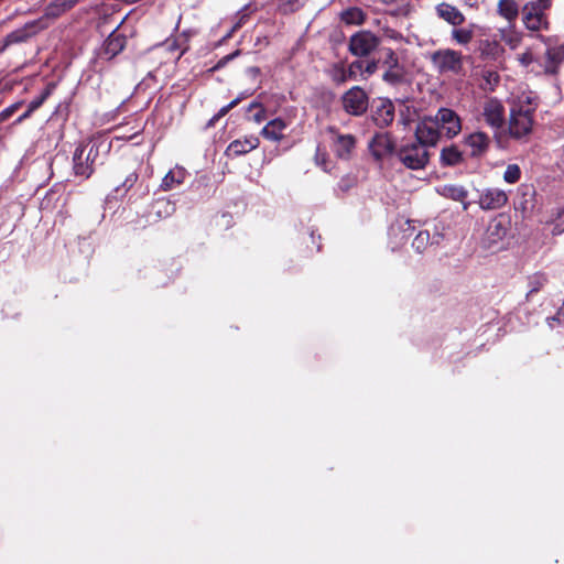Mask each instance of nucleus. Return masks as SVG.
I'll list each match as a JSON object with an SVG mask.
<instances>
[{"instance_id": "nucleus-8", "label": "nucleus", "mask_w": 564, "mask_h": 564, "mask_svg": "<svg viewBox=\"0 0 564 564\" xmlns=\"http://www.w3.org/2000/svg\"><path fill=\"white\" fill-rule=\"evenodd\" d=\"M441 137L437 124L432 117L424 118L415 129V142L422 143L425 149L435 147Z\"/></svg>"}, {"instance_id": "nucleus-24", "label": "nucleus", "mask_w": 564, "mask_h": 564, "mask_svg": "<svg viewBox=\"0 0 564 564\" xmlns=\"http://www.w3.org/2000/svg\"><path fill=\"white\" fill-rule=\"evenodd\" d=\"M463 162V153L456 145H449L441 151V163L445 166H455Z\"/></svg>"}, {"instance_id": "nucleus-45", "label": "nucleus", "mask_w": 564, "mask_h": 564, "mask_svg": "<svg viewBox=\"0 0 564 564\" xmlns=\"http://www.w3.org/2000/svg\"><path fill=\"white\" fill-rule=\"evenodd\" d=\"M137 181H138V174H137V173H134V172H133V173H130V174L126 177L124 182L122 183V186H123L126 189H129V188H131V187L135 184V182H137Z\"/></svg>"}, {"instance_id": "nucleus-13", "label": "nucleus", "mask_w": 564, "mask_h": 564, "mask_svg": "<svg viewBox=\"0 0 564 564\" xmlns=\"http://www.w3.org/2000/svg\"><path fill=\"white\" fill-rule=\"evenodd\" d=\"M260 140L256 135H248L242 139L234 140L226 150L228 156H239L251 152L259 147Z\"/></svg>"}, {"instance_id": "nucleus-15", "label": "nucleus", "mask_w": 564, "mask_h": 564, "mask_svg": "<svg viewBox=\"0 0 564 564\" xmlns=\"http://www.w3.org/2000/svg\"><path fill=\"white\" fill-rule=\"evenodd\" d=\"M564 62V44L550 46L545 52L544 72L547 75H557Z\"/></svg>"}, {"instance_id": "nucleus-38", "label": "nucleus", "mask_w": 564, "mask_h": 564, "mask_svg": "<svg viewBox=\"0 0 564 564\" xmlns=\"http://www.w3.org/2000/svg\"><path fill=\"white\" fill-rule=\"evenodd\" d=\"M545 11L546 10L544 8H541L533 1H529L528 3L524 4L522 9V15H529V13H531L532 15H540L545 14Z\"/></svg>"}, {"instance_id": "nucleus-11", "label": "nucleus", "mask_w": 564, "mask_h": 564, "mask_svg": "<svg viewBox=\"0 0 564 564\" xmlns=\"http://www.w3.org/2000/svg\"><path fill=\"white\" fill-rule=\"evenodd\" d=\"M383 64L387 67V70L382 76L384 82L391 85H397L403 82L405 75L404 68L399 63L398 56L391 48L387 50Z\"/></svg>"}, {"instance_id": "nucleus-22", "label": "nucleus", "mask_w": 564, "mask_h": 564, "mask_svg": "<svg viewBox=\"0 0 564 564\" xmlns=\"http://www.w3.org/2000/svg\"><path fill=\"white\" fill-rule=\"evenodd\" d=\"M339 17L340 21L347 25H360L365 22L366 13L360 8L350 7L343 10Z\"/></svg>"}, {"instance_id": "nucleus-54", "label": "nucleus", "mask_w": 564, "mask_h": 564, "mask_svg": "<svg viewBox=\"0 0 564 564\" xmlns=\"http://www.w3.org/2000/svg\"><path fill=\"white\" fill-rule=\"evenodd\" d=\"M464 2L467 7L478 9L484 3V0H464Z\"/></svg>"}, {"instance_id": "nucleus-46", "label": "nucleus", "mask_w": 564, "mask_h": 564, "mask_svg": "<svg viewBox=\"0 0 564 564\" xmlns=\"http://www.w3.org/2000/svg\"><path fill=\"white\" fill-rule=\"evenodd\" d=\"M384 36L394 41L403 40V35L393 29H386Z\"/></svg>"}, {"instance_id": "nucleus-25", "label": "nucleus", "mask_w": 564, "mask_h": 564, "mask_svg": "<svg viewBox=\"0 0 564 564\" xmlns=\"http://www.w3.org/2000/svg\"><path fill=\"white\" fill-rule=\"evenodd\" d=\"M500 41L508 45L511 50L519 46L521 42L520 33L514 29L513 24H509L508 28H501L499 30Z\"/></svg>"}, {"instance_id": "nucleus-29", "label": "nucleus", "mask_w": 564, "mask_h": 564, "mask_svg": "<svg viewBox=\"0 0 564 564\" xmlns=\"http://www.w3.org/2000/svg\"><path fill=\"white\" fill-rule=\"evenodd\" d=\"M162 50L171 53L174 61H178L187 51V46H183L180 40H166L161 46Z\"/></svg>"}, {"instance_id": "nucleus-48", "label": "nucleus", "mask_w": 564, "mask_h": 564, "mask_svg": "<svg viewBox=\"0 0 564 564\" xmlns=\"http://www.w3.org/2000/svg\"><path fill=\"white\" fill-rule=\"evenodd\" d=\"M506 220V216L499 215V223L496 225V237L506 236V228H502V224Z\"/></svg>"}, {"instance_id": "nucleus-16", "label": "nucleus", "mask_w": 564, "mask_h": 564, "mask_svg": "<svg viewBox=\"0 0 564 564\" xmlns=\"http://www.w3.org/2000/svg\"><path fill=\"white\" fill-rule=\"evenodd\" d=\"M465 144L470 149L473 156H479L489 149L490 139L484 132H474L465 138Z\"/></svg>"}, {"instance_id": "nucleus-53", "label": "nucleus", "mask_w": 564, "mask_h": 564, "mask_svg": "<svg viewBox=\"0 0 564 564\" xmlns=\"http://www.w3.org/2000/svg\"><path fill=\"white\" fill-rule=\"evenodd\" d=\"M496 127L503 120V107L496 102Z\"/></svg>"}, {"instance_id": "nucleus-27", "label": "nucleus", "mask_w": 564, "mask_h": 564, "mask_svg": "<svg viewBox=\"0 0 564 564\" xmlns=\"http://www.w3.org/2000/svg\"><path fill=\"white\" fill-rule=\"evenodd\" d=\"M525 28L530 31L539 32L549 29V20L546 14L522 17Z\"/></svg>"}, {"instance_id": "nucleus-18", "label": "nucleus", "mask_w": 564, "mask_h": 564, "mask_svg": "<svg viewBox=\"0 0 564 564\" xmlns=\"http://www.w3.org/2000/svg\"><path fill=\"white\" fill-rule=\"evenodd\" d=\"M394 118V106L389 100H383L376 107L372 119L377 126L383 128L389 126Z\"/></svg>"}, {"instance_id": "nucleus-1", "label": "nucleus", "mask_w": 564, "mask_h": 564, "mask_svg": "<svg viewBox=\"0 0 564 564\" xmlns=\"http://www.w3.org/2000/svg\"><path fill=\"white\" fill-rule=\"evenodd\" d=\"M97 143H80L73 156L74 172L77 176L88 178L94 173V164L97 160L99 148Z\"/></svg>"}, {"instance_id": "nucleus-50", "label": "nucleus", "mask_w": 564, "mask_h": 564, "mask_svg": "<svg viewBox=\"0 0 564 564\" xmlns=\"http://www.w3.org/2000/svg\"><path fill=\"white\" fill-rule=\"evenodd\" d=\"M485 120L489 126H494V109L487 106L484 111Z\"/></svg>"}, {"instance_id": "nucleus-2", "label": "nucleus", "mask_w": 564, "mask_h": 564, "mask_svg": "<svg viewBox=\"0 0 564 564\" xmlns=\"http://www.w3.org/2000/svg\"><path fill=\"white\" fill-rule=\"evenodd\" d=\"M399 160L410 170H421L430 160L427 149L415 141L403 144L398 151Z\"/></svg>"}, {"instance_id": "nucleus-19", "label": "nucleus", "mask_w": 564, "mask_h": 564, "mask_svg": "<svg viewBox=\"0 0 564 564\" xmlns=\"http://www.w3.org/2000/svg\"><path fill=\"white\" fill-rule=\"evenodd\" d=\"M187 174L184 167L176 165L163 177L161 188L165 192L176 188L185 182Z\"/></svg>"}, {"instance_id": "nucleus-52", "label": "nucleus", "mask_w": 564, "mask_h": 564, "mask_svg": "<svg viewBox=\"0 0 564 564\" xmlns=\"http://www.w3.org/2000/svg\"><path fill=\"white\" fill-rule=\"evenodd\" d=\"M229 110H230V109H229V107H227V106H224L223 108H220V110L218 111V113H217V115H215V116L210 119V121H209L208 126H213V124L215 123V121H216V120H218V119H220L221 117H224V116H225Z\"/></svg>"}, {"instance_id": "nucleus-40", "label": "nucleus", "mask_w": 564, "mask_h": 564, "mask_svg": "<svg viewBox=\"0 0 564 564\" xmlns=\"http://www.w3.org/2000/svg\"><path fill=\"white\" fill-rule=\"evenodd\" d=\"M22 105L23 101H17L10 105L9 107L4 108L0 112V122L8 120L13 113H15L21 108Z\"/></svg>"}, {"instance_id": "nucleus-51", "label": "nucleus", "mask_w": 564, "mask_h": 564, "mask_svg": "<svg viewBox=\"0 0 564 564\" xmlns=\"http://www.w3.org/2000/svg\"><path fill=\"white\" fill-rule=\"evenodd\" d=\"M237 55H238V52H235V53H232V54H229V55L224 56L223 58H220V59L218 61V63H217V64H216V66H215V69H218V68H220V67L225 66V65L227 64V62H229L230 59H232V58H234L235 56H237Z\"/></svg>"}, {"instance_id": "nucleus-3", "label": "nucleus", "mask_w": 564, "mask_h": 564, "mask_svg": "<svg viewBox=\"0 0 564 564\" xmlns=\"http://www.w3.org/2000/svg\"><path fill=\"white\" fill-rule=\"evenodd\" d=\"M431 62L440 74L457 75L463 69V56L451 48L437 50L431 55Z\"/></svg>"}, {"instance_id": "nucleus-44", "label": "nucleus", "mask_w": 564, "mask_h": 564, "mask_svg": "<svg viewBox=\"0 0 564 564\" xmlns=\"http://www.w3.org/2000/svg\"><path fill=\"white\" fill-rule=\"evenodd\" d=\"M356 180L355 177H351V176H346V177H343L339 183H338V187L341 189V191H348L349 188H351L355 184Z\"/></svg>"}, {"instance_id": "nucleus-28", "label": "nucleus", "mask_w": 564, "mask_h": 564, "mask_svg": "<svg viewBox=\"0 0 564 564\" xmlns=\"http://www.w3.org/2000/svg\"><path fill=\"white\" fill-rule=\"evenodd\" d=\"M441 195L456 202H463L467 197V192L463 186L444 185L440 191Z\"/></svg>"}, {"instance_id": "nucleus-14", "label": "nucleus", "mask_w": 564, "mask_h": 564, "mask_svg": "<svg viewBox=\"0 0 564 564\" xmlns=\"http://www.w3.org/2000/svg\"><path fill=\"white\" fill-rule=\"evenodd\" d=\"M290 126V121L281 117L270 120L261 130V134L267 140L280 142L284 138V132Z\"/></svg>"}, {"instance_id": "nucleus-42", "label": "nucleus", "mask_w": 564, "mask_h": 564, "mask_svg": "<svg viewBox=\"0 0 564 564\" xmlns=\"http://www.w3.org/2000/svg\"><path fill=\"white\" fill-rule=\"evenodd\" d=\"M378 64H379V62L375 61V59L364 62V67H362L361 74H366L367 76L375 74L378 69Z\"/></svg>"}, {"instance_id": "nucleus-35", "label": "nucleus", "mask_w": 564, "mask_h": 564, "mask_svg": "<svg viewBox=\"0 0 564 564\" xmlns=\"http://www.w3.org/2000/svg\"><path fill=\"white\" fill-rule=\"evenodd\" d=\"M332 79L337 84H344L348 80L346 67L343 64H335L329 70Z\"/></svg>"}, {"instance_id": "nucleus-4", "label": "nucleus", "mask_w": 564, "mask_h": 564, "mask_svg": "<svg viewBox=\"0 0 564 564\" xmlns=\"http://www.w3.org/2000/svg\"><path fill=\"white\" fill-rule=\"evenodd\" d=\"M380 44V39L370 31H358L349 39L348 51L357 57L369 56Z\"/></svg>"}, {"instance_id": "nucleus-43", "label": "nucleus", "mask_w": 564, "mask_h": 564, "mask_svg": "<svg viewBox=\"0 0 564 564\" xmlns=\"http://www.w3.org/2000/svg\"><path fill=\"white\" fill-rule=\"evenodd\" d=\"M479 205L485 210H490L494 208V196L490 193L481 196L479 199Z\"/></svg>"}, {"instance_id": "nucleus-56", "label": "nucleus", "mask_w": 564, "mask_h": 564, "mask_svg": "<svg viewBox=\"0 0 564 564\" xmlns=\"http://www.w3.org/2000/svg\"><path fill=\"white\" fill-rule=\"evenodd\" d=\"M239 101H240V98L238 97L226 106L229 107V109H232L235 106H237L239 104Z\"/></svg>"}, {"instance_id": "nucleus-37", "label": "nucleus", "mask_w": 564, "mask_h": 564, "mask_svg": "<svg viewBox=\"0 0 564 564\" xmlns=\"http://www.w3.org/2000/svg\"><path fill=\"white\" fill-rule=\"evenodd\" d=\"M314 160L316 165L322 167L324 171H328V155L319 147L316 148Z\"/></svg>"}, {"instance_id": "nucleus-47", "label": "nucleus", "mask_w": 564, "mask_h": 564, "mask_svg": "<svg viewBox=\"0 0 564 564\" xmlns=\"http://www.w3.org/2000/svg\"><path fill=\"white\" fill-rule=\"evenodd\" d=\"M517 58L523 66H529L533 62V55L530 52L520 54Z\"/></svg>"}, {"instance_id": "nucleus-9", "label": "nucleus", "mask_w": 564, "mask_h": 564, "mask_svg": "<svg viewBox=\"0 0 564 564\" xmlns=\"http://www.w3.org/2000/svg\"><path fill=\"white\" fill-rule=\"evenodd\" d=\"M68 10H70L69 7L63 0H53L45 7L43 17L32 22H28L26 28L29 29L36 26L34 32L44 30L48 26V20H55Z\"/></svg>"}, {"instance_id": "nucleus-26", "label": "nucleus", "mask_w": 564, "mask_h": 564, "mask_svg": "<svg viewBox=\"0 0 564 564\" xmlns=\"http://www.w3.org/2000/svg\"><path fill=\"white\" fill-rule=\"evenodd\" d=\"M34 30H36V26L35 28H26V25L24 26V31H14V32H11L10 34H8L6 36V39L0 42V54L10 45V44H13V43H19V42H23L29 35L31 34H35L36 32H34Z\"/></svg>"}, {"instance_id": "nucleus-58", "label": "nucleus", "mask_w": 564, "mask_h": 564, "mask_svg": "<svg viewBox=\"0 0 564 564\" xmlns=\"http://www.w3.org/2000/svg\"><path fill=\"white\" fill-rule=\"evenodd\" d=\"M563 229H560L557 226H555L553 229H552V235L553 236H556V235H560L562 234Z\"/></svg>"}, {"instance_id": "nucleus-33", "label": "nucleus", "mask_w": 564, "mask_h": 564, "mask_svg": "<svg viewBox=\"0 0 564 564\" xmlns=\"http://www.w3.org/2000/svg\"><path fill=\"white\" fill-rule=\"evenodd\" d=\"M430 245V232L426 230L420 231L413 239L412 246L419 252L422 253L426 250Z\"/></svg>"}, {"instance_id": "nucleus-6", "label": "nucleus", "mask_w": 564, "mask_h": 564, "mask_svg": "<svg viewBox=\"0 0 564 564\" xmlns=\"http://www.w3.org/2000/svg\"><path fill=\"white\" fill-rule=\"evenodd\" d=\"M330 134V148L338 159L348 160L356 147V138L350 133H340L336 128L327 129Z\"/></svg>"}, {"instance_id": "nucleus-36", "label": "nucleus", "mask_w": 564, "mask_h": 564, "mask_svg": "<svg viewBox=\"0 0 564 564\" xmlns=\"http://www.w3.org/2000/svg\"><path fill=\"white\" fill-rule=\"evenodd\" d=\"M474 33L467 29H454L452 31V37L459 44H467L471 41Z\"/></svg>"}, {"instance_id": "nucleus-21", "label": "nucleus", "mask_w": 564, "mask_h": 564, "mask_svg": "<svg viewBox=\"0 0 564 564\" xmlns=\"http://www.w3.org/2000/svg\"><path fill=\"white\" fill-rule=\"evenodd\" d=\"M119 25L120 24L116 26V29L112 31V33L108 36V39L105 42V52L110 57H113L118 53H120L126 44V39L120 34H116V30L119 28Z\"/></svg>"}, {"instance_id": "nucleus-5", "label": "nucleus", "mask_w": 564, "mask_h": 564, "mask_svg": "<svg viewBox=\"0 0 564 564\" xmlns=\"http://www.w3.org/2000/svg\"><path fill=\"white\" fill-rule=\"evenodd\" d=\"M341 104L347 113L361 116L368 109V95L361 87L354 86L343 95Z\"/></svg>"}, {"instance_id": "nucleus-23", "label": "nucleus", "mask_w": 564, "mask_h": 564, "mask_svg": "<svg viewBox=\"0 0 564 564\" xmlns=\"http://www.w3.org/2000/svg\"><path fill=\"white\" fill-rule=\"evenodd\" d=\"M498 12L509 24H512L519 15V4L516 0H500L498 3Z\"/></svg>"}, {"instance_id": "nucleus-30", "label": "nucleus", "mask_w": 564, "mask_h": 564, "mask_svg": "<svg viewBox=\"0 0 564 564\" xmlns=\"http://www.w3.org/2000/svg\"><path fill=\"white\" fill-rule=\"evenodd\" d=\"M47 97V93H44L42 96L33 99L29 105H28V109L21 115L19 116L15 121H14V124H20L21 122H23L25 119L30 118L31 115L36 110L39 109L42 104L44 102V100L46 99Z\"/></svg>"}, {"instance_id": "nucleus-32", "label": "nucleus", "mask_w": 564, "mask_h": 564, "mask_svg": "<svg viewBox=\"0 0 564 564\" xmlns=\"http://www.w3.org/2000/svg\"><path fill=\"white\" fill-rule=\"evenodd\" d=\"M547 282V278L543 273H535L529 278L530 290L528 295L539 292Z\"/></svg>"}, {"instance_id": "nucleus-49", "label": "nucleus", "mask_w": 564, "mask_h": 564, "mask_svg": "<svg viewBox=\"0 0 564 564\" xmlns=\"http://www.w3.org/2000/svg\"><path fill=\"white\" fill-rule=\"evenodd\" d=\"M508 200L507 194L501 191H496V207L505 205Z\"/></svg>"}, {"instance_id": "nucleus-34", "label": "nucleus", "mask_w": 564, "mask_h": 564, "mask_svg": "<svg viewBox=\"0 0 564 564\" xmlns=\"http://www.w3.org/2000/svg\"><path fill=\"white\" fill-rule=\"evenodd\" d=\"M521 177V169L518 164H509L503 173L505 182L509 184L517 183Z\"/></svg>"}, {"instance_id": "nucleus-10", "label": "nucleus", "mask_w": 564, "mask_h": 564, "mask_svg": "<svg viewBox=\"0 0 564 564\" xmlns=\"http://www.w3.org/2000/svg\"><path fill=\"white\" fill-rule=\"evenodd\" d=\"M533 127V115L510 111L509 133L514 139L527 138Z\"/></svg>"}, {"instance_id": "nucleus-20", "label": "nucleus", "mask_w": 564, "mask_h": 564, "mask_svg": "<svg viewBox=\"0 0 564 564\" xmlns=\"http://www.w3.org/2000/svg\"><path fill=\"white\" fill-rule=\"evenodd\" d=\"M369 147L377 159H381L392 151L391 141L386 134H376Z\"/></svg>"}, {"instance_id": "nucleus-17", "label": "nucleus", "mask_w": 564, "mask_h": 564, "mask_svg": "<svg viewBox=\"0 0 564 564\" xmlns=\"http://www.w3.org/2000/svg\"><path fill=\"white\" fill-rule=\"evenodd\" d=\"M437 15L447 23L458 26L464 23V14L454 6L443 2L436 7Z\"/></svg>"}, {"instance_id": "nucleus-57", "label": "nucleus", "mask_w": 564, "mask_h": 564, "mask_svg": "<svg viewBox=\"0 0 564 564\" xmlns=\"http://www.w3.org/2000/svg\"><path fill=\"white\" fill-rule=\"evenodd\" d=\"M72 9L79 0H63Z\"/></svg>"}, {"instance_id": "nucleus-39", "label": "nucleus", "mask_w": 564, "mask_h": 564, "mask_svg": "<svg viewBox=\"0 0 564 564\" xmlns=\"http://www.w3.org/2000/svg\"><path fill=\"white\" fill-rule=\"evenodd\" d=\"M364 67L362 61H354L350 63V65L346 68L347 77L349 79H357L358 73L361 74Z\"/></svg>"}, {"instance_id": "nucleus-55", "label": "nucleus", "mask_w": 564, "mask_h": 564, "mask_svg": "<svg viewBox=\"0 0 564 564\" xmlns=\"http://www.w3.org/2000/svg\"><path fill=\"white\" fill-rule=\"evenodd\" d=\"M534 3L540 6L541 8H544L545 10H549L552 7V0H534Z\"/></svg>"}, {"instance_id": "nucleus-31", "label": "nucleus", "mask_w": 564, "mask_h": 564, "mask_svg": "<svg viewBox=\"0 0 564 564\" xmlns=\"http://www.w3.org/2000/svg\"><path fill=\"white\" fill-rule=\"evenodd\" d=\"M155 214L159 218L167 217L175 212V205L169 199H158L153 205Z\"/></svg>"}, {"instance_id": "nucleus-41", "label": "nucleus", "mask_w": 564, "mask_h": 564, "mask_svg": "<svg viewBox=\"0 0 564 564\" xmlns=\"http://www.w3.org/2000/svg\"><path fill=\"white\" fill-rule=\"evenodd\" d=\"M478 51L482 57H491L494 55V46L489 40H480Z\"/></svg>"}, {"instance_id": "nucleus-59", "label": "nucleus", "mask_w": 564, "mask_h": 564, "mask_svg": "<svg viewBox=\"0 0 564 564\" xmlns=\"http://www.w3.org/2000/svg\"><path fill=\"white\" fill-rule=\"evenodd\" d=\"M256 120H257L258 122H260V120H261L260 115H256Z\"/></svg>"}, {"instance_id": "nucleus-7", "label": "nucleus", "mask_w": 564, "mask_h": 564, "mask_svg": "<svg viewBox=\"0 0 564 564\" xmlns=\"http://www.w3.org/2000/svg\"><path fill=\"white\" fill-rule=\"evenodd\" d=\"M440 132L444 133L448 139L455 138L462 131V122L459 116L449 108H441L433 118Z\"/></svg>"}, {"instance_id": "nucleus-12", "label": "nucleus", "mask_w": 564, "mask_h": 564, "mask_svg": "<svg viewBox=\"0 0 564 564\" xmlns=\"http://www.w3.org/2000/svg\"><path fill=\"white\" fill-rule=\"evenodd\" d=\"M511 108L510 111L518 113L533 115L536 109V96L530 90H519L517 94H512L510 98Z\"/></svg>"}]
</instances>
